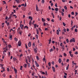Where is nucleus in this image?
Returning a JSON list of instances; mask_svg holds the SVG:
<instances>
[{
    "mask_svg": "<svg viewBox=\"0 0 78 78\" xmlns=\"http://www.w3.org/2000/svg\"><path fill=\"white\" fill-rule=\"evenodd\" d=\"M47 20H48V21H50V19L47 18Z\"/></svg>",
    "mask_w": 78,
    "mask_h": 78,
    "instance_id": "obj_63",
    "label": "nucleus"
},
{
    "mask_svg": "<svg viewBox=\"0 0 78 78\" xmlns=\"http://www.w3.org/2000/svg\"><path fill=\"white\" fill-rule=\"evenodd\" d=\"M7 26H9V23H7Z\"/></svg>",
    "mask_w": 78,
    "mask_h": 78,
    "instance_id": "obj_44",
    "label": "nucleus"
},
{
    "mask_svg": "<svg viewBox=\"0 0 78 78\" xmlns=\"http://www.w3.org/2000/svg\"><path fill=\"white\" fill-rule=\"evenodd\" d=\"M70 42H75V38H73L72 39H71L70 41Z\"/></svg>",
    "mask_w": 78,
    "mask_h": 78,
    "instance_id": "obj_2",
    "label": "nucleus"
},
{
    "mask_svg": "<svg viewBox=\"0 0 78 78\" xmlns=\"http://www.w3.org/2000/svg\"><path fill=\"white\" fill-rule=\"evenodd\" d=\"M64 8L66 10H67V6H64Z\"/></svg>",
    "mask_w": 78,
    "mask_h": 78,
    "instance_id": "obj_27",
    "label": "nucleus"
},
{
    "mask_svg": "<svg viewBox=\"0 0 78 78\" xmlns=\"http://www.w3.org/2000/svg\"><path fill=\"white\" fill-rule=\"evenodd\" d=\"M7 71L8 72H9V68H7Z\"/></svg>",
    "mask_w": 78,
    "mask_h": 78,
    "instance_id": "obj_43",
    "label": "nucleus"
},
{
    "mask_svg": "<svg viewBox=\"0 0 78 78\" xmlns=\"http://www.w3.org/2000/svg\"><path fill=\"white\" fill-rule=\"evenodd\" d=\"M70 56H71V57H73V54H70Z\"/></svg>",
    "mask_w": 78,
    "mask_h": 78,
    "instance_id": "obj_47",
    "label": "nucleus"
},
{
    "mask_svg": "<svg viewBox=\"0 0 78 78\" xmlns=\"http://www.w3.org/2000/svg\"><path fill=\"white\" fill-rule=\"evenodd\" d=\"M56 50L57 51H58V50H59V49H58V48H56Z\"/></svg>",
    "mask_w": 78,
    "mask_h": 78,
    "instance_id": "obj_58",
    "label": "nucleus"
},
{
    "mask_svg": "<svg viewBox=\"0 0 78 78\" xmlns=\"http://www.w3.org/2000/svg\"><path fill=\"white\" fill-rule=\"evenodd\" d=\"M18 44V46H19V47H20V46H21V41H19Z\"/></svg>",
    "mask_w": 78,
    "mask_h": 78,
    "instance_id": "obj_3",
    "label": "nucleus"
},
{
    "mask_svg": "<svg viewBox=\"0 0 78 78\" xmlns=\"http://www.w3.org/2000/svg\"><path fill=\"white\" fill-rule=\"evenodd\" d=\"M77 54H78V52L77 51H76L74 53V54H75V55H77Z\"/></svg>",
    "mask_w": 78,
    "mask_h": 78,
    "instance_id": "obj_52",
    "label": "nucleus"
},
{
    "mask_svg": "<svg viewBox=\"0 0 78 78\" xmlns=\"http://www.w3.org/2000/svg\"><path fill=\"white\" fill-rule=\"evenodd\" d=\"M63 31H64V32H66V28H64L63 29Z\"/></svg>",
    "mask_w": 78,
    "mask_h": 78,
    "instance_id": "obj_41",
    "label": "nucleus"
},
{
    "mask_svg": "<svg viewBox=\"0 0 78 78\" xmlns=\"http://www.w3.org/2000/svg\"><path fill=\"white\" fill-rule=\"evenodd\" d=\"M36 10L37 11H39V9L38 8V7H37V5H36Z\"/></svg>",
    "mask_w": 78,
    "mask_h": 78,
    "instance_id": "obj_10",
    "label": "nucleus"
},
{
    "mask_svg": "<svg viewBox=\"0 0 78 78\" xmlns=\"http://www.w3.org/2000/svg\"><path fill=\"white\" fill-rule=\"evenodd\" d=\"M63 55H64L65 57H66V56H67V54H66V53H63Z\"/></svg>",
    "mask_w": 78,
    "mask_h": 78,
    "instance_id": "obj_24",
    "label": "nucleus"
},
{
    "mask_svg": "<svg viewBox=\"0 0 78 78\" xmlns=\"http://www.w3.org/2000/svg\"><path fill=\"white\" fill-rule=\"evenodd\" d=\"M64 38V37H63V36H61L59 37V39H63Z\"/></svg>",
    "mask_w": 78,
    "mask_h": 78,
    "instance_id": "obj_25",
    "label": "nucleus"
},
{
    "mask_svg": "<svg viewBox=\"0 0 78 78\" xmlns=\"http://www.w3.org/2000/svg\"><path fill=\"white\" fill-rule=\"evenodd\" d=\"M15 0V1H16L17 3H20L19 2V0Z\"/></svg>",
    "mask_w": 78,
    "mask_h": 78,
    "instance_id": "obj_16",
    "label": "nucleus"
},
{
    "mask_svg": "<svg viewBox=\"0 0 78 78\" xmlns=\"http://www.w3.org/2000/svg\"><path fill=\"white\" fill-rule=\"evenodd\" d=\"M58 62L59 63H60L62 62V60L60 58H59L58 60Z\"/></svg>",
    "mask_w": 78,
    "mask_h": 78,
    "instance_id": "obj_8",
    "label": "nucleus"
},
{
    "mask_svg": "<svg viewBox=\"0 0 78 78\" xmlns=\"http://www.w3.org/2000/svg\"><path fill=\"white\" fill-rule=\"evenodd\" d=\"M45 56H44V58H43V60L44 61H45Z\"/></svg>",
    "mask_w": 78,
    "mask_h": 78,
    "instance_id": "obj_51",
    "label": "nucleus"
},
{
    "mask_svg": "<svg viewBox=\"0 0 78 78\" xmlns=\"http://www.w3.org/2000/svg\"><path fill=\"white\" fill-rule=\"evenodd\" d=\"M35 36L37 39H38V35H36Z\"/></svg>",
    "mask_w": 78,
    "mask_h": 78,
    "instance_id": "obj_39",
    "label": "nucleus"
},
{
    "mask_svg": "<svg viewBox=\"0 0 78 78\" xmlns=\"http://www.w3.org/2000/svg\"><path fill=\"white\" fill-rule=\"evenodd\" d=\"M62 48H62V51H64V49H65V47H64V45H63L62 46Z\"/></svg>",
    "mask_w": 78,
    "mask_h": 78,
    "instance_id": "obj_9",
    "label": "nucleus"
},
{
    "mask_svg": "<svg viewBox=\"0 0 78 78\" xmlns=\"http://www.w3.org/2000/svg\"><path fill=\"white\" fill-rule=\"evenodd\" d=\"M27 28V29H28V27L27 26H25L24 27V28Z\"/></svg>",
    "mask_w": 78,
    "mask_h": 78,
    "instance_id": "obj_48",
    "label": "nucleus"
},
{
    "mask_svg": "<svg viewBox=\"0 0 78 78\" xmlns=\"http://www.w3.org/2000/svg\"><path fill=\"white\" fill-rule=\"evenodd\" d=\"M46 73H45V75H46V76H47L48 75V74L47 73V71H45Z\"/></svg>",
    "mask_w": 78,
    "mask_h": 78,
    "instance_id": "obj_37",
    "label": "nucleus"
},
{
    "mask_svg": "<svg viewBox=\"0 0 78 78\" xmlns=\"http://www.w3.org/2000/svg\"><path fill=\"white\" fill-rule=\"evenodd\" d=\"M5 53H6V51L5 50H4V51H3V54L4 55V56H5L6 55V54Z\"/></svg>",
    "mask_w": 78,
    "mask_h": 78,
    "instance_id": "obj_7",
    "label": "nucleus"
},
{
    "mask_svg": "<svg viewBox=\"0 0 78 78\" xmlns=\"http://www.w3.org/2000/svg\"><path fill=\"white\" fill-rule=\"evenodd\" d=\"M48 65L49 66V67H50V66H51V62H49L48 63Z\"/></svg>",
    "mask_w": 78,
    "mask_h": 78,
    "instance_id": "obj_29",
    "label": "nucleus"
},
{
    "mask_svg": "<svg viewBox=\"0 0 78 78\" xmlns=\"http://www.w3.org/2000/svg\"><path fill=\"white\" fill-rule=\"evenodd\" d=\"M50 52H51V51H54V50L52 48L50 50Z\"/></svg>",
    "mask_w": 78,
    "mask_h": 78,
    "instance_id": "obj_15",
    "label": "nucleus"
},
{
    "mask_svg": "<svg viewBox=\"0 0 78 78\" xmlns=\"http://www.w3.org/2000/svg\"><path fill=\"white\" fill-rule=\"evenodd\" d=\"M43 25H44V26H45V25H46V24H45V23L44 22Z\"/></svg>",
    "mask_w": 78,
    "mask_h": 78,
    "instance_id": "obj_56",
    "label": "nucleus"
},
{
    "mask_svg": "<svg viewBox=\"0 0 78 78\" xmlns=\"http://www.w3.org/2000/svg\"><path fill=\"white\" fill-rule=\"evenodd\" d=\"M8 16H6L5 18V20H7V19H8Z\"/></svg>",
    "mask_w": 78,
    "mask_h": 78,
    "instance_id": "obj_57",
    "label": "nucleus"
},
{
    "mask_svg": "<svg viewBox=\"0 0 78 78\" xmlns=\"http://www.w3.org/2000/svg\"><path fill=\"white\" fill-rule=\"evenodd\" d=\"M22 33V31H20V34H21Z\"/></svg>",
    "mask_w": 78,
    "mask_h": 78,
    "instance_id": "obj_50",
    "label": "nucleus"
},
{
    "mask_svg": "<svg viewBox=\"0 0 78 78\" xmlns=\"http://www.w3.org/2000/svg\"><path fill=\"white\" fill-rule=\"evenodd\" d=\"M14 39H15V41H18V40H17V38H16V37H15L14 38Z\"/></svg>",
    "mask_w": 78,
    "mask_h": 78,
    "instance_id": "obj_35",
    "label": "nucleus"
},
{
    "mask_svg": "<svg viewBox=\"0 0 78 78\" xmlns=\"http://www.w3.org/2000/svg\"><path fill=\"white\" fill-rule=\"evenodd\" d=\"M60 45L61 47H62L64 45H63V43H61L60 44Z\"/></svg>",
    "mask_w": 78,
    "mask_h": 78,
    "instance_id": "obj_20",
    "label": "nucleus"
},
{
    "mask_svg": "<svg viewBox=\"0 0 78 78\" xmlns=\"http://www.w3.org/2000/svg\"><path fill=\"white\" fill-rule=\"evenodd\" d=\"M57 34L58 35H59V32L58 30H57Z\"/></svg>",
    "mask_w": 78,
    "mask_h": 78,
    "instance_id": "obj_17",
    "label": "nucleus"
},
{
    "mask_svg": "<svg viewBox=\"0 0 78 78\" xmlns=\"http://www.w3.org/2000/svg\"><path fill=\"white\" fill-rule=\"evenodd\" d=\"M66 41L67 42V43H69V40L68 39H66Z\"/></svg>",
    "mask_w": 78,
    "mask_h": 78,
    "instance_id": "obj_45",
    "label": "nucleus"
},
{
    "mask_svg": "<svg viewBox=\"0 0 78 78\" xmlns=\"http://www.w3.org/2000/svg\"><path fill=\"white\" fill-rule=\"evenodd\" d=\"M62 12H64V9H62Z\"/></svg>",
    "mask_w": 78,
    "mask_h": 78,
    "instance_id": "obj_64",
    "label": "nucleus"
},
{
    "mask_svg": "<svg viewBox=\"0 0 78 78\" xmlns=\"http://www.w3.org/2000/svg\"><path fill=\"white\" fill-rule=\"evenodd\" d=\"M36 58L37 60H39V57L38 56H36Z\"/></svg>",
    "mask_w": 78,
    "mask_h": 78,
    "instance_id": "obj_33",
    "label": "nucleus"
},
{
    "mask_svg": "<svg viewBox=\"0 0 78 78\" xmlns=\"http://www.w3.org/2000/svg\"><path fill=\"white\" fill-rule=\"evenodd\" d=\"M27 64H25L23 65V67H24L26 68V67H27Z\"/></svg>",
    "mask_w": 78,
    "mask_h": 78,
    "instance_id": "obj_28",
    "label": "nucleus"
},
{
    "mask_svg": "<svg viewBox=\"0 0 78 78\" xmlns=\"http://www.w3.org/2000/svg\"><path fill=\"white\" fill-rule=\"evenodd\" d=\"M71 14L72 15H74V12H71Z\"/></svg>",
    "mask_w": 78,
    "mask_h": 78,
    "instance_id": "obj_49",
    "label": "nucleus"
},
{
    "mask_svg": "<svg viewBox=\"0 0 78 78\" xmlns=\"http://www.w3.org/2000/svg\"><path fill=\"white\" fill-rule=\"evenodd\" d=\"M69 65L68 64V66H67L66 67V70H68V69H69Z\"/></svg>",
    "mask_w": 78,
    "mask_h": 78,
    "instance_id": "obj_23",
    "label": "nucleus"
},
{
    "mask_svg": "<svg viewBox=\"0 0 78 78\" xmlns=\"http://www.w3.org/2000/svg\"><path fill=\"white\" fill-rule=\"evenodd\" d=\"M34 51L35 52V53H37V49H36V48H35L34 49Z\"/></svg>",
    "mask_w": 78,
    "mask_h": 78,
    "instance_id": "obj_21",
    "label": "nucleus"
},
{
    "mask_svg": "<svg viewBox=\"0 0 78 78\" xmlns=\"http://www.w3.org/2000/svg\"><path fill=\"white\" fill-rule=\"evenodd\" d=\"M0 66H1V67H3V64H0Z\"/></svg>",
    "mask_w": 78,
    "mask_h": 78,
    "instance_id": "obj_59",
    "label": "nucleus"
},
{
    "mask_svg": "<svg viewBox=\"0 0 78 78\" xmlns=\"http://www.w3.org/2000/svg\"><path fill=\"white\" fill-rule=\"evenodd\" d=\"M62 16H64V12H62Z\"/></svg>",
    "mask_w": 78,
    "mask_h": 78,
    "instance_id": "obj_62",
    "label": "nucleus"
},
{
    "mask_svg": "<svg viewBox=\"0 0 78 78\" xmlns=\"http://www.w3.org/2000/svg\"><path fill=\"white\" fill-rule=\"evenodd\" d=\"M55 11H58V8H55Z\"/></svg>",
    "mask_w": 78,
    "mask_h": 78,
    "instance_id": "obj_22",
    "label": "nucleus"
},
{
    "mask_svg": "<svg viewBox=\"0 0 78 78\" xmlns=\"http://www.w3.org/2000/svg\"><path fill=\"white\" fill-rule=\"evenodd\" d=\"M23 27H24L23 25H22L20 26V27L21 28V29H22V30H23Z\"/></svg>",
    "mask_w": 78,
    "mask_h": 78,
    "instance_id": "obj_18",
    "label": "nucleus"
},
{
    "mask_svg": "<svg viewBox=\"0 0 78 78\" xmlns=\"http://www.w3.org/2000/svg\"><path fill=\"white\" fill-rule=\"evenodd\" d=\"M22 67H23V66H20V69L21 70H22Z\"/></svg>",
    "mask_w": 78,
    "mask_h": 78,
    "instance_id": "obj_55",
    "label": "nucleus"
},
{
    "mask_svg": "<svg viewBox=\"0 0 78 78\" xmlns=\"http://www.w3.org/2000/svg\"><path fill=\"white\" fill-rule=\"evenodd\" d=\"M8 55L9 56H10V55H11V54L10 53V52L8 51Z\"/></svg>",
    "mask_w": 78,
    "mask_h": 78,
    "instance_id": "obj_19",
    "label": "nucleus"
},
{
    "mask_svg": "<svg viewBox=\"0 0 78 78\" xmlns=\"http://www.w3.org/2000/svg\"><path fill=\"white\" fill-rule=\"evenodd\" d=\"M51 15H52V16H54V14H53V12H52L51 13Z\"/></svg>",
    "mask_w": 78,
    "mask_h": 78,
    "instance_id": "obj_60",
    "label": "nucleus"
},
{
    "mask_svg": "<svg viewBox=\"0 0 78 78\" xmlns=\"http://www.w3.org/2000/svg\"><path fill=\"white\" fill-rule=\"evenodd\" d=\"M73 51H75V48H73Z\"/></svg>",
    "mask_w": 78,
    "mask_h": 78,
    "instance_id": "obj_61",
    "label": "nucleus"
},
{
    "mask_svg": "<svg viewBox=\"0 0 78 78\" xmlns=\"http://www.w3.org/2000/svg\"><path fill=\"white\" fill-rule=\"evenodd\" d=\"M12 35H10L9 37V38H10V40H12Z\"/></svg>",
    "mask_w": 78,
    "mask_h": 78,
    "instance_id": "obj_26",
    "label": "nucleus"
},
{
    "mask_svg": "<svg viewBox=\"0 0 78 78\" xmlns=\"http://www.w3.org/2000/svg\"><path fill=\"white\" fill-rule=\"evenodd\" d=\"M42 20L43 22H45V19H44V18H42Z\"/></svg>",
    "mask_w": 78,
    "mask_h": 78,
    "instance_id": "obj_30",
    "label": "nucleus"
},
{
    "mask_svg": "<svg viewBox=\"0 0 78 78\" xmlns=\"http://www.w3.org/2000/svg\"><path fill=\"white\" fill-rule=\"evenodd\" d=\"M52 68L53 72H55V67H54L53 66H52Z\"/></svg>",
    "mask_w": 78,
    "mask_h": 78,
    "instance_id": "obj_11",
    "label": "nucleus"
},
{
    "mask_svg": "<svg viewBox=\"0 0 78 78\" xmlns=\"http://www.w3.org/2000/svg\"><path fill=\"white\" fill-rule=\"evenodd\" d=\"M14 70L15 72V73L16 74V73H17V70L15 69V68H14Z\"/></svg>",
    "mask_w": 78,
    "mask_h": 78,
    "instance_id": "obj_14",
    "label": "nucleus"
},
{
    "mask_svg": "<svg viewBox=\"0 0 78 78\" xmlns=\"http://www.w3.org/2000/svg\"><path fill=\"white\" fill-rule=\"evenodd\" d=\"M3 50H6V51H7L8 50V46H6L4 48H3Z\"/></svg>",
    "mask_w": 78,
    "mask_h": 78,
    "instance_id": "obj_4",
    "label": "nucleus"
},
{
    "mask_svg": "<svg viewBox=\"0 0 78 78\" xmlns=\"http://www.w3.org/2000/svg\"><path fill=\"white\" fill-rule=\"evenodd\" d=\"M69 59H67L66 60V62H69Z\"/></svg>",
    "mask_w": 78,
    "mask_h": 78,
    "instance_id": "obj_53",
    "label": "nucleus"
},
{
    "mask_svg": "<svg viewBox=\"0 0 78 78\" xmlns=\"http://www.w3.org/2000/svg\"><path fill=\"white\" fill-rule=\"evenodd\" d=\"M13 16L14 17H15V18H17V16H16V15L14 14V15H13Z\"/></svg>",
    "mask_w": 78,
    "mask_h": 78,
    "instance_id": "obj_38",
    "label": "nucleus"
},
{
    "mask_svg": "<svg viewBox=\"0 0 78 78\" xmlns=\"http://www.w3.org/2000/svg\"><path fill=\"white\" fill-rule=\"evenodd\" d=\"M40 72L41 73H42V74H43V75L45 74V73L44 72H42V71H40Z\"/></svg>",
    "mask_w": 78,
    "mask_h": 78,
    "instance_id": "obj_12",
    "label": "nucleus"
},
{
    "mask_svg": "<svg viewBox=\"0 0 78 78\" xmlns=\"http://www.w3.org/2000/svg\"><path fill=\"white\" fill-rule=\"evenodd\" d=\"M31 45V41H30L29 43L28 44V47H30Z\"/></svg>",
    "mask_w": 78,
    "mask_h": 78,
    "instance_id": "obj_6",
    "label": "nucleus"
},
{
    "mask_svg": "<svg viewBox=\"0 0 78 78\" xmlns=\"http://www.w3.org/2000/svg\"><path fill=\"white\" fill-rule=\"evenodd\" d=\"M13 59L14 60V61H16V58H15V57H13Z\"/></svg>",
    "mask_w": 78,
    "mask_h": 78,
    "instance_id": "obj_54",
    "label": "nucleus"
},
{
    "mask_svg": "<svg viewBox=\"0 0 78 78\" xmlns=\"http://www.w3.org/2000/svg\"><path fill=\"white\" fill-rule=\"evenodd\" d=\"M55 6L56 8H57V7H58V5H57V3H55Z\"/></svg>",
    "mask_w": 78,
    "mask_h": 78,
    "instance_id": "obj_40",
    "label": "nucleus"
},
{
    "mask_svg": "<svg viewBox=\"0 0 78 78\" xmlns=\"http://www.w3.org/2000/svg\"><path fill=\"white\" fill-rule=\"evenodd\" d=\"M36 31L37 34H39V30H38V29H37V28L36 29Z\"/></svg>",
    "mask_w": 78,
    "mask_h": 78,
    "instance_id": "obj_13",
    "label": "nucleus"
},
{
    "mask_svg": "<svg viewBox=\"0 0 78 78\" xmlns=\"http://www.w3.org/2000/svg\"><path fill=\"white\" fill-rule=\"evenodd\" d=\"M51 64L53 65L55 64V62H54L52 61L51 62Z\"/></svg>",
    "mask_w": 78,
    "mask_h": 78,
    "instance_id": "obj_46",
    "label": "nucleus"
},
{
    "mask_svg": "<svg viewBox=\"0 0 78 78\" xmlns=\"http://www.w3.org/2000/svg\"><path fill=\"white\" fill-rule=\"evenodd\" d=\"M28 61H29V62H31V60H30V58L29 56H27V58H26V62L27 64H28Z\"/></svg>",
    "mask_w": 78,
    "mask_h": 78,
    "instance_id": "obj_1",
    "label": "nucleus"
},
{
    "mask_svg": "<svg viewBox=\"0 0 78 78\" xmlns=\"http://www.w3.org/2000/svg\"><path fill=\"white\" fill-rule=\"evenodd\" d=\"M63 25L64 27H65L66 25V24L64 22H63Z\"/></svg>",
    "mask_w": 78,
    "mask_h": 78,
    "instance_id": "obj_42",
    "label": "nucleus"
},
{
    "mask_svg": "<svg viewBox=\"0 0 78 78\" xmlns=\"http://www.w3.org/2000/svg\"><path fill=\"white\" fill-rule=\"evenodd\" d=\"M32 23L31 22V21L30 20V22H29V25H31Z\"/></svg>",
    "mask_w": 78,
    "mask_h": 78,
    "instance_id": "obj_36",
    "label": "nucleus"
},
{
    "mask_svg": "<svg viewBox=\"0 0 78 78\" xmlns=\"http://www.w3.org/2000/svg\"><path fill=\"white\" fill-rule=\"evenodd\" d=\"M51 39L49 40V44H50L51 43Z\"/></svg>",
    "mask_w": 78,
    "mask_h": 78,
    "instance_id": "obj_34",
    "label": "nucleus"
},
{
    "mask_svg": "<svg viewBox=\"0 0 78 78\" xmlns=\"http://www.w3.org/2000/svg\"><path fill=\"white\" fill-rule=\"evenodd\" d=\"M35 63L36 67H39V64H38L37 63V62H36V61H35Z\"/></svg>",
    "mask_w": 78,
    "mask_h": 78,
    "instance_id": "obj_5",
    "label": "nucleus"
},
{
    "mask_svg": "<svg viewBox=\"0 0 78 78\" xmlns=\"http://www.w3.org/2000/svg\"><path fill=\"white\" fill-rule=\"evenodd\" d=\"M44 0H42L41 1V3H43V4H44Z\"/></svg>",
    "mask_w": 78,
    "mask_h": 78,
    "instance_id": "obj_31",
    "label": "nucleus"
},
{
    "mask_svg": "<svg viewBox=\"0 0 78 78\" xmlns=\"http://www.w3.org/2000/svg\"><path fill=\"white\" fill-rule=\"evenodd\" d=\"M75 31L76 33H77V32H78V30H77V29H75Z\"/></svg>",
    "mask_w": 78,
    "mask_h": 78,
    "instance_id": "obj_32",
    "label": "nucleus"
}]
</instances>
